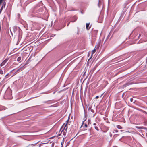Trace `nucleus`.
Instances as JSON below:
<instances>
[{
	"label": "nucleus",
	"mask_w": 147,
	"mask_h": 147,
	"mask_svg": "<svg viewBox=\"0 0 147 147\" xmlns=\"http://www.w3.org/2000/svg\"><path fill=\"white\" fill-rule=\"evenodd\" d=\"M87 127V125L86 124H85L83 126V128H84L83 130H86V128Z\"/></svg>",
	"instance_id": "nucleus-12"
},
{
	"label": "nucleus",
	"mask_w": 147,
	"mask_h": 147,
	"mask_svg": "<svg viewBox=\"0 0 147 147\" xmlns=\"http://www.w3.org/2000/svg\"><path fill=\"white\" fill-rule=\"evenodd\" d=\"M3 0H0V3H2Z\"/></svg>",
	"instance_id": "nucleus-26"
},
{
	"label": "nucleus",
	"mask_w": 147,
	"mask_h": 147,
	"mask_svg": "<svg viewBox=\"0 0 147 147\" xmlns=\"http://www.w3.org/2000/svg\"><path fill=\"white\" fill-rule=\"evenodd\" d=\"M91 109V107H89L88 108V109L89 110H90Z\"/></svg>",
	"instance_id": "nucleus-24"
},
{
	"label": "nucleus",
	"mask_w": 147,
	"mask_h": 147,
	"mask_svg": "<svg viewBox=\"0 0 147 147\" xmlns=\"http://www.w3.org/2000/svg\"><path fill=\"white\" fill-rule=\"evenodd\" d=\"M62 131L61 132V133L59 135H58V136H60V135L61 134H62L63 135H64V136H65L66 134V133L67 132V131L66 130V131H64V130H61Z\"/></svg>",
	"instance_id": "nucleus-5"
},
{
	"label": "nucleus",
	"mask_w": 147,
	"mask_h": 147,
	"mask_svg": "<svg viewBox=\"0 0 147 147\" xmlns=\"http://www.w3.org/2000/svg\"><path fill=\"white\" fill-rule=\"evenodd\" d=\"M90 25V23H86V29L87 30H88L90 28V27H89Z\"/></svg>",
	"instance_id": "nucleus-7"
},
{
	"label": "nucleus",
	"mask_w": 147,
	"mask_h": 147,
	"mask_svg": "<svg viewBox=\"0 0 147 147\" xmlns=\"http://www.w3.org/2000/svg\"><path fill=\"white\" fill-rule=\"evenodd\" d=\"M25 66L23 65L22 66L20 67L19 69H18L16 71V73H17L21 71H22L25 68Z\"/></svg>",
	"instance_id": "nucleus-3"
},
{
	"label": "nucleus",
	"mask_w": 147,
	"mask_h": 147,
	"mask_svg": "<svg viewBox=\"0 0 147 147\" xmlns=\"http://www.w3.org/2000/svg\"><path fill=\"white\" fill-rule=\"evenodd\" d=\"M90 110V111L92 112V113H94V110L93 109H91Z\"/></svg>",
	"instance_id": "nucleus-15"
},
{
	"label": "nucleus",
	"mask_w": 147,
	"mask_h": 147,
	"mask_svg": "<svg viewBox=\"0 0 147 147\" xmlns=\"http://www.w3.org/2000/svg\"><path fill=\"white\" fill-rule=\"evenodd\" d=\"M14 28H16V27H14Z\"/></svg>",
	"instance_id": "nucleus-32"
},
{
	"label": "nucleus",
	"mask_w": 147,
	"mask_h": 147,
	"mask_svg": "<svg viewBox=\"0 0 147 147\" xmlns=\"http://www.w3.org/2000/svg\"><path fill=\"white\" fill-rule=\"evenodd\" d=\"M117 127L119 129H122V127L119 125H117Z\"/></svg>",
	"instance_id": "nucleus-13"
},
{
	"label": "nucleus",
	"mask_w": 147,
	"mask_h": 147,
	"mask_svg": "<svg viewBox=\"0 0 147 147\" xmlns=\"http://www.w3.org/2000/svg\"><path fill=\"white\" fill-rule=\"evenodd\" d=\"M67 123H64L61 127L60 129V130H64V131H66V130L67 131L68 128L67 127Z\"/></svg>",
	"instance_id": "nucleus-2"
},
{
	"label": "nucleus",
	"mask_w": 147,
	"mask_h": 147,
	"mask_svg": "<svg viewBox=\"0 0 147 147\" xmlns=\"http://www.w3.org/2000/svg\"><path fill=\"white\" fill-rule=\"evenodd\" d=\"M135 127L136 128L138 129H144V127H140L139 126H136Z\"/></svg>",
	"instance_id": "nucleus-8"
},
{
	"label": "nucleus",
	"mask_w": 147,
	"mask_h": 147,
	"mask_svg": "<svg viewBox=\"0 0 147 147\" xmlns=\"http://www.w3.org/2000/svg\"><path fill=\"white\" fill-rule=\"evenodd\" d=\"M47 102H44V103H46Z\"/></svg>",
	"instance_id": "nucleus-31"
},
{
	"label": "nucleus",
	"mask_w": 147,
	"mask_h": 147,
	"mask_svg": "<svg viewBox=\"0 0 147 147\" xmlns=\"http://www.w3.org/2000/svg\"><path fill=\"white\" fill-rule=\"evenodd\" d=\"M129 85L128 84H126L124 86H128Z\"/></svg>",
	"instance_id": "nucleus-23"
},
{
	"label": "nucleus",
	"mask_w": 147,
	"mask_h": 147,
	"mask_svg": "<svg viewBox=\"0 0 147 147\" xmlns=\"http://www.w3.org/2000/svg\"><path fill=\"white\" fill-rule=\"evenodd\" d=\"M77 17H76V16H74L72 18V20L71 22H75L77 19Z\"/></svg>",
	"instance_id": "nucleus-6"
},
{
	"label": "nucleus",
	"mask_w": 147,
	"mask_h": 147,
	"mask_svg": "<svg viewBox=\"0 0 147 147\" xmlns=\"http://www.w3.org/2000/svg\"><path fill=\"white\" fill-rule=\"evenodd\" d=\"M1 3H0V5H1Z\"/></svg>",
	"instance_id": "nucleus-33"
},
{
	"label": "nucleus",
	"mask_w": 147,
	"mask_h": 147,
	"mask_svg": "<svg viewBox=\"0 0 147 147\" xmlns=\"http://www.w3.org/2000/svg\"><path fill=\"white\" fill-rule=\"evenodd\" d=\"M43 11V8L42 6L37 5L33 9L32 13L34 16L40 18L42 16V12Z\"/></svg>",
	"instance_id": "nucleus-1"
},
{
	"label": "nucleus",
	"mask_w": 147,
	"mask_h": 147,
	"mask_svg": "<svg viewBox=\"0 0 147 147\" xmlns=\"http://www.w3.org/2000/svg\"><path fill=\"white\" fill-rule=\"evenodd\" d=\"M94 128L96 130H97L98 131H99V129H98V127H97L96 126H95Z\"/></svg>",
	"instance_id": "nucleus-14"
},
{
	"label": "nucleus",
	"mask_w": 147,
	"mask_h": 147,
	"mask_svg": "<svg viewBox=\"0 0 147 147\" xmlns=\"http://www.w3.org/2000/svg\"><path fill=\"white\" fill-rule=\"evenodd\" d=\"M8 60L5 59L0 64H5L7 61Z\"/></svg>",
	"instance_id": "nucleus-10"
},
{
	"label": "nucleus",
	"mask_w": 147,
	"mask_h": 147,
	"mask_svg": "<svg viewBox=\"0 0 147 147\" xmlns=\"http://www.w3.org/2000/svg\"><path fill=\"white\" fill-rule=\"evenodd\" d=\"M68 120H67V121H68Z\"/></svg>",
	"instance_id": "nucleus-34"
},
{
	"label": "nucleus",
	"mask_w": 147,
	"mask_h": 147,
	"mask_svg": "<svg viewBox=\"0 0 147 147\" xmlns=\"http://www.w3.org/2000/svg\"><path fill=\"white\" fill-rule=\"evenodd\" d=\"M1 65V66H2V65Z\"/></svg>",
	"instance_id": "nucleus-29"
},
{
	"label": "nucleus",
	"mask_w": 147,
	"mask_h": 147,
	"mask_svg": "<svg viewBox=\"0 0 147 147\" xmlns=\"http://www.w3.org/2000/svg\"><path fill=\"white\" fill-rule=\"evenodd\" d=\"M85 121V120H84V121H83L82 124V125H81V127H82V126L84 124V122Z\"/></svg>",
	"instance_id": "nucleus-17"
},
{
	"label": "nucleus",
	"mask_w": 147,
	"mask_h": 147,
	"mask_svg": "<svg viewBox=\"0 0 147 147\" xmlns=\"http://www.w3.org/2000/svg\"><path fill=\"white\" fill-rule=\"evenodd\" d=\"M133 99L132 98H131L130 99V101L131 102H132L133 101Z\"/></svg>",
	"instance_id": "nucleus-21"
},
{
	"label": "nucleus",
	"mask_w": 147,
	"mask_h": 147,
	"mask_svg": "<svg viewBox=\"0 0 147 147\" xmlns=\"http://www.w3.org/2000/svg\"><path fill=\"white\" fill-rule=\"evenodd\" d=\"M99 96H96V97L95 98L96 99H97V98H99Z\"/></svg>",
	"instance_id": "nucleus-22"
},
{
	"label": "nucleus",
	"mask_w": 147,
	"mask_h": 147,
	"mask_svg": "<svg viewBox=\"0 0 147 147\" xmlns=\"http://www.w3.org/2000/svg\"><path fill=\"white\" fill-rule=\"evenodd\" d=\"M69 23H68V24H67V26H68L69 25Z\"/></svg>",
	"instance_id": "nucleus-27"
},
{
	"label": "nucleus",
	"mask_w": 147,
	"mask_h": 147,
	"mask_svg": "<svg viewBox=\"0 0 147 147\" xmlns=\"http://www.w3.org/2000/svg\"><path fill=\"white\" fill-rule=\"evenodd\" d=\"M2 9H3V7H2L1 9H0V13H1V12L2 10Z\"/></svg>",
	"instance_id": "nucleus-18"
},
{
	"label": "nucleus",
	"mask_w": 147,
	"mask_h": 147,
	"mask_svg": "<svg viewBox=\"0 0 147 147\" xmlns=\"http://www.w3.org/2000/svg\"><path fill=\"white\" fill-rule=\"evenodd\" d=\"M90 121L89 120H88V123L89 124V123H90Z\"/></svg>",
	"instance_id": "nucleus-20"
},
{
	"label": "nucleus",
	"mask_w": 147,
	"mask_h": 147,
	"mask_svg": "<svg viewBox=\"0 0 147 147\" xmlns=\"http://www.w3.org/2000/svg\"><path fill=\"white\" fill-rule=\"evenodd\" d=\"M102 0H99L98 3V6L99 7H100L101 4V2Z\"/></svg>",
	"instance_id": "nucleus-11"
},
{
	"label": "nucleus",
	"mask_w": 147,
	"mask_h": 147,
	"mask_svg": "<svg viewBox=\"0 0 147 147\" xmlns=\"http://www.w3.org/2000/svg\"><path fill=\"white\" fill-rule=\"evenodd\" d=\"M140 36V35H139V37H139Z\"/></svg>",
	"instance_id": "nucleus-28"
},
{
	"label": "nucleus",
	"mask_w": 147,
	"mask_h": 147,
	"mask_svg": "<svg viewBox=\"0 0 147 147\" xmlns=\"http://www.w3.org/2000/svg\"><path fill=\"white\" fill-rule=\"evenodd\" d=\"M99 47V45L98 46H96L94 48V49L92 51V55L94 53L95 51H96V50Z\"/></svg>",
	"instance_id": "nucleus-4"
},
{
	"label": "nucleus",
	"mask_w": 147,
	"mask_h": 147,
	"mask_svg": "<svg viewBox=\"0 0 147 147\" xmlns=\"http://www.w3.org/2000/svg\"><path fill=\"white\" fill-rule=\"evenodd\" d=\"M0 73L1 74H3V71H0Z\"/></svg>",
	"instance_id": "nucleus-19"
},
{
	"label": "nucleus",
	"mask_w": 147,
	"mask_h": 147,
	"mask_svg": "<svg viewBox=\"0 0 147 147\" xmlns=\"http://www.w3.org/2000/svg\"><path fill=\"white\" fill-rule=\"evenodd\" d=\"M93 125L95 126L96 125V123H94L93 124Z\"/></svg>",
	"instance_id": "nucleus-25"
},
{
	"label": "nucleus",
	"mask_w": 147,
	"mask_h": 147,
	"mask_svg": "<svg viewBox=\"0 0 147 147\" xmlns=\"http://www.w3.org/2000/svg\"><path fill=\"white\" fill-rule=\"evenodd\" d=\"M22 61L21 57H19L17 59V61L20 63Z\"/></svg>",
	"instance_id": "nucleus-9"
},
{
	"label": "nucleus",
	"mask_w": 147,
	"mask_h": 147,
	"mask_svg": "<svg viewBox=\"0 0 147 147\" xmlns=\"http://www.w3.org/2000/svg\"><path fill=\"white\" fill-rule=\"evenodd\" d=\"M118 132V131L117 130H115L113 131V132L114 133H117Z\"/></svg>",
	"instance_id": "nucleus-16"
},
{
	"label": "nucleus",
	"mask_w": 147,
	"mask_h": 147,
	"mask_svg": "<svg viewBox=\"0 0 147 147\" xmlns=\"http://www.w3.org/2000/svg\"><path fill=\"white\" fill-rule=\"evenodd\" d=\"M102 94H102L101 95V96H100V97H101L102 96Z\"/></svg>",
	"instance_id": "nucleus-30"
}]
</instances>
